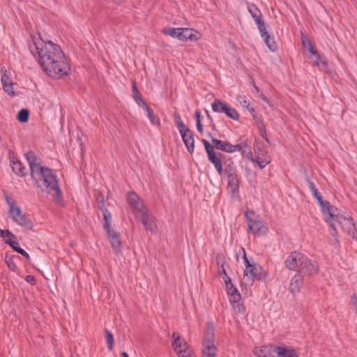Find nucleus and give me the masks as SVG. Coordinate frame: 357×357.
<instances>
[{
	"instance_id": "nucleus-1",
	"label": "nucleus",
	"mask_w": 357,
	"mask_h": 357,
	"mask_svg": "<svg viewBox=\"0 0 357 357\" xmlns=\"http://www.w3.org/2000/svg\"><path fill=\"white\" fill-rule=\"evenodd\" d=\"M29 47L42 70L48 76L59 79L70 73V64L57 44L50 40L44 41L38 36H32Z\"/></svg>"
},
{
	"instance_id": "nucleus-2",
	"label": "nucleus",
	"mask_w": 357,
	"mask_h": 357,
	"mask_svg": "<svg viewBox=\"0 0 357 357\" xmlns=\"http://www.w3.org/2000/svg\"><path fill=\"white\" fill-rule=\"evenodd\" d=\"M29 163L31 176L37 186L44 192L49 194L57 201L61 192L59 186L56 176L52 169L41 165V160L33 151L25 154Z\"/></svg>"
},
{
	"instance_id": "nucleus-3",
	"label": "nucleus",
	"mask_w": 357,
	"mask_h": 357,
	"mask_svg": "<svg viewBox=\"0 0 357 357\" xmlns=\"http://www.w3.org/2000/svg\"><path fill=\"white\" fill-rule=\"evenodd\" d=\"M323 215L325 221L328 223L331 229V235L337 240V231L336 225H338L342 231L347 233L349 236L355 238L356 228L353 220L348 215L340 213L337 209L333 206L323 209Z\"/></svg>"
},
{
	"instance_id": "nucleus-4",
	"label": "nucleus",
	"mask_w": 357,
	"mask_h": 357,
	"mask_svg": "<svg viewBox=\"0 0 357 357\" xmlns=\"http://www.w3.org/2000/svg\"><path fill=\"white\" fill-rule=\"evenodd\" d=\"M284 264L289 270L306 275H312L319 271L318 264L300 252H291L285 259Z\"/></svg>"
},
{
	"instance_id": "nucleus-5",
	"label": "nucleus",
	"mask_w": 357,
	"mask_h": 357,
	"mask_svg": "<svg viewBox=\"0 0 357 357\" xmlns=\"http://www.w3.org/2000/svg\"><path fill=\"white\" fill-rule=\"evenodd\" d=\"M4 199L8 206V215L11 220L26 229H31L33 227L32 221L22 212L17 201L6 194L4 195Z\"/></svg>"
},
{
	"instance_id": "nucleus-6",
	"label": "nucleus",
	"mask_w": 357,
	"mask_h": 357,
	"mask_svg": "<svg viewBox=\"0 0 357 357\" xmlns=\"http://www.w3.org/2000/svg\"><path fill=\"white\" fill-rule=\"evenodd\" d=\"M249 230L254 234L262 236L268 232V227L253 211L245 213Z\"/></svg>"
},
{
	"instance_id": "nucleus-7",
	"label": "nucleus",
	"mask_w": 357,
	"mask_h": 357,
	"mask_svg": "<svg viewBox=\"0 0 357 357\" xmlns=\"http://www.w3.org/2000/svg\"><path fill=\"white\" fill-rule=\"evenodd\" d=\"M217 349L214 344V333L211 325L207 326L202 342V357H216Z\"/></svg>"
},
{
	"instance_id": "nucleus-8",
	"label": "nucleus",
	"mask_w": 357,
	"mask_h": 357,
	"mask_svg": "<svg viewBox=\"0 0 357 357\" xmlns=\"http://www.w3.org/2000/svg\"><path fill=\"white\" fill-rule=\"evenodd\" d=\"M211 107L214 112L224 113L232 120L238 121L240 118V115L235 108L231 107L228 103L220 99H215L211 105Z\"/></svg>"
},
{
	"instance_id": "nucleus-9",
	"label": "nucleus",
	"mask_w": 357,
	"mask_h": 357,
	"mask_svg": "<svg viewBox=\"0 0 357 357\" xmlns=\"http://www.w3.org/2000/svg\"><path fill=\"white\" fill-rule=\"evenodd\" d=\"M128 203L132 208V213L135 217L142 214V212L148 209L139 197L135 192H130L128 193Z\"/></svg>"
},
{
	"instance_id": "nucleus-10",
	"label": "nucleus",
	"mask_w": 357,
	"mask_h": 357,
	"mask_svg": "<svg viewBox=\"0 0 357 357\" xmlns=\"http://www.w3.org/2000/svg\"><path fill=\"white\" fill-rule=\"evenodd\" d=\"M141 221L145 229L151 233L157 231V226L153 215L149 212V209L142 212V214L135 217Z\"/></svg>"
},
{
	"instance_id": "nucleus-11",
	"label": "nucleus",
	"mask_w": 357,
	"mask_h": 357,
	"mask_svg": "<svg viewBox=\"0 0 357 357\" xmlns=\"http://www.w3.org/2000/svg\"><path fill=\"white\" fill-rule=\"evenodd\" d=\"M254 354L257 357H277L278 346L273 344L255 347Z\"/></svg>"
},
{
	"instance_id": "nucleus-12",
	"label": "nucleus",
	"mask_w": 357,
	"mask_h": 357,
	"mask_svg": "<svg viewBox=\"0 0 357 357\" xmlns=\"http://www.w3.org/2000/svg\"><path fill=\"white\" fill-rule=\"evenodd\" d=\"M257 275V269L255 264L246 267L243 272V276L241 280V285L245 288L252 286L254 283L255 279Z\"/></svg>"
},
{
	"instance_id": "nucleus-13",
	"label": "nucleus",
	"mask_w": 357,
	"mask_h": 357,
	"mask_svg": "<svg viewBox=\"0 0 357 357\" xmlns=\"http://www.w3.org/2000/svg\"><path fill=\"white\" fill-rule=\"evenodd\" d=\"M247 8L258 29H261L262 26H265V23L262 20V14L260 10L253 3H248Z\"/></svg>"
},
{
	"instance_id": "nucleus-14",
	"label": "nucleus",
	"mask_w": 357,
	"mask_h": 357,
	"mask_svg": "<svg viewBox=\"0 0 357 357\" xmlns=\"http://www.w3.org/2000/svg\"><path fill=\"white\" fill-rule=\"evenodd\" d=\"M172 338L174 341L172 343V347L177 354L182 353L183 350H185L190 347L187 342L176 333H172Z\"/></svg>"
},
{
	"instance_id": "nucleus-15",
	"label": "nucleus",
	"mask_w": 357,
	"mask_h": 357,
	"mask_svg": "<svg viewBox=\"0 0 357 357\" xmlns=\"http://www.w3.org/2000/svg\"><path fill=\"white\" fill-rule=\"evenodd\" d=\"M182 139L185 145V147L190 153H192L194 151V137L192 131L187 128L184 130H180Z\"/></svg>"
},
{
	"instance_id": "nucleus-16",
	"label": "nucleus",
	"mask_w": 357,
	"mask_h": 357,
	"mask_svg": "<svg viewBox=\"0 0 357 357\" xmlns=\"http://www.w3.org/2000/svg\"><path fill=\"white\" fill-rule=\"evenodd\" d=\"M307 183L312 195L317 199L319 205L321 206V212L323 213V209H326V208H331L332 206L330 205L329 202H324L323 200L321 194L317 190L312 181H311L309 178H307Z\"/></svg>"
},
{
	"instance_id": "nucleus-17",
	"label": "nucleus",
	"mask_w": 357,
	"mask_h": 357,
	"mask_svg": "<svg viewBox=\"0 0 357 357\" xmlns=\"http://www.w3.org/2000/svg\"><path fill=\"white\" fill-rule=\"evenodd\" d=\"M259 31L268 49L272 52L275 51L278 48V45L275 41L274 37L269 35L267 32L266 25L262 26L261 29H259Z\"/></svg>"
},
{
	"instance_id": "nucleus-18",
	"label": "nucleus",
	"mask_w": 357,
	"mask_h": 357,
	"mask_svg": "<svg viewBox=\"0 0 357 357\" xmlns=\"http://www.w3.org/2000/svg\"><path fill=\"white\" fill-rule=\"evenodd\" d=\"M180 40L186 41H197L200 38L199 33L192 29L181 28L180 29Z\"/></svg>"
},
{
	"instance_id": "nucleus-19",
	"label": "nucleus",
	"mask_w": 357,
	"mask_h": 357,
	"mask_svg": "<svg viewBox=\"0 0 357 357\" xmlns=\"http://www.w3.org/2000/svg\"><path fill=\"white\" fill-rule=\"evenodd\" d=\"M303 274L297 273L291 278L289 284V291L292 294H294L299 292L303 283Z\"/></svg>"
},
{
	"instance_id": "nucleus-20",
	"label": "nucleus",
	"mask_w": 357,
	"mask_h": 357,
	"mask_svg": "<svg viewBox=\"0 0 357 357\" xmlns=\"http://www.w3.org/2000/svg\"><path fill=\"white\" fill-rule=\"evenodd\" d=\"M252 162H256L260 168L265 167L270 162V158L262 150H255V159L251 158Z\"/></svg>"
},
{
	"instance_id": "nucleus-21",
	"label": "nucleus",
	"mask_w": 357,
	"mask_h": 357,
	"mask_svg": "<svg viewBox=\"0 0 357 357\" xmlns=\"http://www.w3.org/2000/svg\"><path fill=\"white\" fill-rule=\"evenodd\" d=\"M277 357H299L298 352L291 347L278 346Z\"/></svg>"
},
{
	"instance_id": "nucleus-22",
	"label": "nucleus",
	"mask_w": 357,
	"mask_h": 357,
	"mask_svg": "<svg viewBox=\"0 0 357 357\" xmlns=\"http://www.w3.org/2000/svg\"><path fill=\"white\" fill-rule=\"evenodd\" d=\"M107 233L108 234L109 242L112 248L116 252H119L121 250V245L119 234L112 229L107 230Z\"/></svg>"
},
{
	"instance_id": "nucleus-23",
	"label": "nucleus",
	"mask_w": 357,
	"mask_h": 357,
	"mask_svg": "<svg viewBox=\"0 0 357 357\" xmlns=\"http://www.w3.org/2000/svg\"><path fill=\"white\" fill-rule=\"evenodd\" d=\"M10 162L13 171L16 174L19 176H24L25 174V167L22 164L20 160L13 156L10 159Z\"/></svg>"
},
{
	"instance_id": "nucleus-24",
	"label": "nucleus",
	"mask_w": 357,
	"mask_h": 357,
	"mask_svg": "<svg viewBox=\"0 0 357 357\" xmlns=\"http://www.w3.org/2000/svg\"><path fill=\"white\" fill-rule=\"evenodd\" d=\"M236 100L242 107H245L249 111V112L253 116V118L255 117V108L252 105H250V103L248 101L247 97L245 95H238L236 97Z\"/></svg>"
},
{
	"instance_id": "nucleus-25",
	"label": "nucleus",
	"mask_w": 357,
	"mask_h": 357,
	"mask_svg": "<svg viewBox=\"0 0 357 357\" xmlns=\"http://www.w3.org/2000/svg\"><path fill=\"white\" fill-rule=\"evenodd\" d=\"M224 172L227 173L228 177V185L231 188L232 191H235L238 188L239 179L238 176L233 172L225 169Z\"/></svg>"
},
{
	"instance_id": "nucleus-26",
	"label": "nucleus",
	"mask_w": 357,
	"mask_h": 357,
	"mask_svg": "<svg viewBox=\"0 0 357 357\" xmlns=\"http://www.w3.org/2000/svg\"><path fill=\"white\" fill-rule=\"evenodd\" d=\"M302 43H303V45L304 47H307L309 51L314 55H316L317 56V59L314 61V64L316 66H319V61H320V56L319 54H318L317 51H316L312 43H310V41L306 38V37H303L302 38Z\"/></svg>"
},
{
	"instance_id": "nucleus-27",
	"label": "nucleus",
	"mask_w": 357,
	"mask_h": 357,
	"mask_svg": "<svg viewBox=\"0 0 357 357\" xmlns=\"http://www.w3.org/2000/svg\"><path fill=\"white\" fill-rule=\"evenodd\" d=\"M5 243L8 244L15 251L21 254L26 259H29V255L22 248H20L19 243L17 241L13 240H5Z\"/></svg>"
},
{
	"instance_id": "nucleus-28",
	"label": "nucleus",
	"mask_w": 357,
	"mask_h": 357,
	"mask_svg": "<svg viewBox=\"0 0 357 357\" xmlns=\"http://www.w3.org/2000/svg\"><path fill=\"white\" fill-rule=\"evenodd\" d=\"M208 158L209 161L214 165L218 174L222 175L224 172V170L222 169L221 161L219 158L215 155V153H213L208 155Z\"/></svg>"
},
{
	"instance_id": "nucleus-29",
	"label": "nucleus",
	"mask_w": 357,
	"mask_h": 357,
	"mask_svg": "<svg viewBox=\"0 0 357 357\" xmlns=\"http://www.w3.org/2000/svg\"><path fill=\"white\" fill-rule=\"evenodd\" d=\"M241 298L240 293L234 294L230 296H229V300L230 303L231 304L233 308L240 312L241 311V307L239 304V301Z\"/></svg>"
},
{
	"instance_id": "nucleus-30",
	"label": "nucleus",
	"mask_w": 357,
	"mask_h": 357,
	"mask_svg": "<svg viewBox=\"0 0 357 357\" xmlns=\"http://www.w3.org/2000/svg\"><path fill=\"white\" fill-rule=\"evenodd\" d=\"M142 107L146 112L147 116L149 119L151 123L155 126H159L160 125L159 119L156 116L154 115L153 111L147 106V105L146 103H143V106Z\"/></svg>"
},
{
	"instance_id": "nucleus-31",
	"label": "nucleus",
	"mask_w": 357,
	"mask_h": 357,
	"mask_svg": "<svg viewBox=\"0 0 357 357\" xmlns=\"http://www.w3.org/2000/svg\"><path fill=\"white\" fill-rule=\"evenodd\" d=\"M245 146V144H244L243 145V144L233 145V144H230L229 142H227L222 151L226 152V153H235L237 151H241L243 147Z\"/></svg>"
},
{
	"instance_id": "nucleus-32",
	"label": "nucleus",
	"mask_w": 357,
	"mask_h": 357,
	"mask_svg": "<svg viewBox=\"0 0 357 357\" xmlns=\"http://www.w3.org/2000/svg\"><path fill=\"white\" fill-rule=\"evenodd\" d=\"M132 91L134 100L139 106L142 107L143 103H145V102L143 100L142 96L137 88L135 82H132Z\"/></svg>"
},
{
	"instance_id": "nucleus-33",
	"label": "nucleus",
	"mask_w": 357,
	"mask_h": 357,
	"mask_svg": "<svg viewBox=\"0 0 357 357\" xmlns=\"http://www.w3.org/2000/svg\"><path fill=\"white\" fill-rule=\"evenodd\" d=\"M180 29L181 28H167L165 29L162 32L165 35H168L172 36V38H176L178 40L180 39Z\"/></svg>"
},
{
	"instance_id": "nucleus-34",
	"label": "nucleus",
	"mask_w": 357,
	"mask_h": 357,
	"mask_svg": "<svg viewBox=\"0 0 357 357\" xmlns=\"http://www.w3.org/2000/svg\"><path fill=\"white\" fill-rule=\"evenodd\" d=\"M216 263L218 267V273L219 275L222 278V276H227L225 268L224 267V259L220 256L217 257Z\"/></svg>"
},
{
	"instance_id": "nucleus-35",
	"label": "nucleus",
	"mask_w": 357,
	"mask_h": 357,
	"mask_svg": "<svg viewBox=\"0 0 357 357\" xmlns=\"http://www.w3.org/2000/svg\"><path fill=\"white\" fill-rule=\"evenodd\" d=\"M208 135L211 139V142L213 144L214 148L222 151L227 142L217 139L216 138H214L210 133Z\"/></svg>"
},
{
	"instance_id": "nucleus-36",
	"label": "nucleus",
	"mask_w": 357,
	"mask_h": 357,
	"mask_svg": "<svg viewBox=\"0 0 357 357\" xmlns=\"http://www.w3.org/2000/svg\"><path fill=\"white\" fill-rule=\"evenodd\" d=\"M105 333L108 349L111 351L112 350L114 345L113 335L108 329H105Z\"/></svg>"
},
{
	"instance_id": "nucleus-37",
	"label": "nucleus",
	"mask_w": 357,
	"mask_h": 357,
	"mask_svg": "<svg viewBox=\"0 0 357 357\" xmlns=\"http://www.w3.org/2000/svg\"><path fill=\"white\" fill-rule=\"evenodd\" d=\"M1 82L2 86L12 82L10 77V73L7 71V70L1 69Z\"/></svg>"
},
{
	"instance_id": "nucleus-38",
	"label": "nucleus",
	"mask_w": 357,
	"mask_h": 357,
	"mask_svg": "<svg viewBox=\"0 0 357 357\" xmlns=\"http://www.w3.org/2000/svg\"><path fill=\"white\" fill-rule=\"evenodd\" d=\"M17 119L21 123L26 122L29 119V111L26 109H22L18 112Z\"/></svg>"
},
{
	"instance_id": "nucleus-39",
	"label": "nucleus",
	"mask_w": 357,
	"mask_h": 357,
	"mask_svg": "<svg viewBox=\"0 0 357 357\" xmlns=\"http://www.w3.org/2000/svg\"><path fill=\"white\" fill-rule=\"evenodd\" d=\"M103 218H104V228L106 229V231L112 229L110 227V220H111L112 217L107 210H105L104 211Z\"/></svg>"
},
{
	"instance_id": "nucleus-40",
	"label": "nucleus",
	"mask_w": 357,
	"mask_h": 357,
	"mask_svg": "<svg viewBox=\"0 0 357 357\" xmlns=\"http://www.w3.org/2000/svg\"><path fill=\"white\" fill-rule=\"evenodd\" d=\"M174 117L176 123V124H177V126L178 127L179 131L180 130H184L188 128L184 125L183 122L181 120V116H179V114L178 113H174Z\"/></svg>"
},
{
	"instance_id": "nucleus-41",
	"label": "nucleus",
	"mask_w": 357,
	"mask_h": 357,
	"mask_svg": "<svg viewBox=\"0 0 357 357\" xmlns=\"http://www.w3.org/2000/svg\"><path fill=\"white\" fill-rule=\"evenodd\" d=\"M179 357H196L195 354L190 347L183 350L182 353L178 354Z\"/></svg>"
},
{
	"instance_id": "nucleus-42",
	"label": "nucleus",
	"mask_w": 357,
	"mask_h": 357,
	"mask_svg": "<svg viewBox=\"0 0 357 357\" xmlns=\"http://www.w3.org/2000/svg\"><path fill=\"white\" fill-rule=\"evenodd\" d=\"M202 143L204 146V148H205V150H206V152L208 156L215 153V152L213 151L214 146H212L207 140L202 139Z\"/></svg>"
},
{
	"instance_id": "nucleus-43",
	"label": "nucleus",
	"mask_w": 357,
	"mask_h": 357,
	"mask_svg": "<svg viewBox=\"0 0 357 357\" xmlns=\"http://www.w3.org/2000/svg\"><path fill=\"white\" fill-rule=\"evenodd\" d=\"M3 89L4 91L9 96H15V91L13 89V82L3 85Z\"/></svg>"
},
{
	"instance_id": "nucleus-44",
	"label": "nucleus",
	"mask_w": 357,
	"mask_h": 357,
	"mask_svg": "<svg viewBox=\"0 0 357 357\" xmlns=\"http://www.w3.org/2000/svg\"><path fill=\"white\" fill-rule=\"evenodd\" d=\"M0 236L2 238H8L7 240H12V238H15L14 234L8 229L3 230L0 229Z\"/></svg>"
},
{
	"instance_id": "nucleus-45",
	"label": "nucleus",
	"mask_w": 357,
	"mask_h": 357,
	"mask_svg": "<svg viewBox=\"0 0 357 357\" xmlns=\"http://www.w3.org/2000/svg\"><path fill=\"white\" fill-rule=\"evenodd\" d=\"M227 293L228 296H230L234 294H238L239 292L237 290V289L234 287V285H231V286H229V287H228L227 289Z\"/></svg>"
},
{
	"instance_id": "nucleus-46",
	"label": "nucleus",
	"mask_w": 357,
	"mask_h": 357,
	"mask_svg": "<svg viewBox=\"0 0 357 357\" xmlns=\"http://www.w3.org/2000/svg\"><path fill=\"white\" fill-rule=\"evenodd\" d=\"M242 251L243 252V261H244V264H245V268L252 266V264H250V261L248 260V259L246 257L245 249L242 248Z\"/></svg>"
},
{
	"instance_id": "nucleus-47",
	"label": "nucleus",
	"mask_w": 357,
	"mask_h": 357,
	"mask_svg": "<svg viewBox=\"0 0 357 357\" xmlns=\"http://www.w3.org/2000/svg\"><path fill=\"white\" fill-rule=\"evenodd\" d=\"M222 279L225 280L226 289L229 287V286L233 285L231 283V280L230 279V278L228 275L226 277L222 276Z\"/></svg>"
},
{
	"instance_id": "nucleus-48",
	"label": "nucleus",
	"mask_w": 357,
	"mask_h": 357,
	"mask_svg": "<svg viewBox=\"0 0 357 357\" xmlns=\"http://www.w3.org/2000/svg\"><path fill=\"white\" fill-rule=\"evenodd\" d=\"M351 303L353 304V305L356 308V312L357 313V296L356 295H353L351 298Z\"/></svg>"
},
{
	"instance_id": "nucleus-49",
	"label": "nucleus",
	"mask_w": 357,
	"mask_h": 357,
	"mask_svg": "<svg viewBox=\"0 0 357 357\" xmlns=\"http://www.w3.org/2000/svg\"><path fill=\"white\" fill-rule=\"evenodd\" d=\"M196 127H197V130L199 132H202L203 131V128H202V125L201 123V120H198L196 121Z\"/></svg>"
},
{
	"instance_id": "nucleus-50",
	"label": "nucleus",
	"mask_w": 357,
	"mask_h": 357,
	"mask_svg": "<svg viewBox=\"0 0 357 357\" xmlns=\"http://www.w3.org/2000/svg\"><path fill=\"white\" fill-rule=\"evenodd\" d=\"M25 280L29 283H33L35 282V278L32 275H26Z\"/></svg>"
},
{
	"instance_id": "nucleus-51",
	"label": "nucleus",
	"mask_w": 357,
	"mask_h": 357,
	"mask_svg": "<svg viewBox=\"0 0 357 357\" xmlns=\"http://www.w3.org/2000/svg\"><path fill=\"white\" fill-rule=\"evenodd\" d=\"M195 114L196 121L198 120H200L201 112L199 110H196Z\"/></svg>"
},
{
	"instance_id": "nucleus-52",
	"label": "nucleus",
	"mask_w": 357,
	"mask_h": 357,
	"mask_svg": "<svg viewBox=\"0 0 357 357\" xmlns=\"http://www.w3.org/2000/svg\"><path fill=\"white\" fill-rule=\"evenodd\" d=\"M261 98L265 101L266 102L268 103L269 102V100L264 95V94H261Z\"/></svg>"
},
{
	"instance_id": "nucleus-53",
	"label": "nucleus",
	"mask_w": 357,
	"mask_h": 357,
	"mask_svg": "<svg viewBox=\"0 0 357 357\" xmlns=\"http://www.w3.org/2000/svg\"><path fill=\"white\" fill-rule=\"evenodd\" d=\"M121 356L123 357H128V354L126 351L121 352Z\"/></svg>"
},
{
	"instance_id": "nucleus-54",
	"label": "nucleus",
	"mask_w": 357,
	"mask_h": 357,
	"mask_svg": "<svg viewBox=\"0 0 357 357\" xmlns=\"http://www.w3.org/2000/svg\"><path fill=\"white\" fill-rule=\"evenodd\" d=\"M255 89L256 91H259V88L257 86H255Z\"/></svg>"
}]
</instances>
